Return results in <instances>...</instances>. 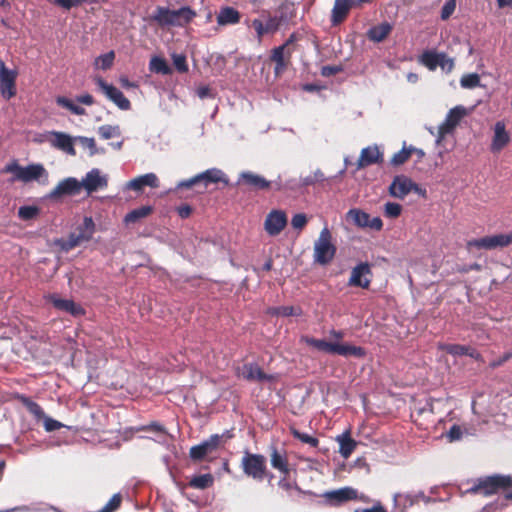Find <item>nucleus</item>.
Instances as JSON below:
<instances>
[{
  "label": "nucleus",
  "mask_w": 512,
  "mask_h": 512,
  "mask_svg": "<svg viewBox=\"0 0 512 512\" xmlns=\"http://www.w3.org/2000/svg\"><path fill=\"white\" fill-rule=\"evenodd\" d=\"M292 18V13L287 7H281L273 14L263 13L260 17L255 18L249 24L255 31V37L260 43L266 35H273L282 26L287 25Z\"/></svg>",
  "instance_id": "nucleus-1"
},
{
  "label": "nucleus",
  "mask_w": 512,
  "mask_h": 512,
  "mask_svg": "<svg viewBox=\"0 0 512 512\" xmlns=\"http://www.w3.org/2000/svg\"><path fill=\"white\" fill-rule=\"evenodd\" d=\"M196 17V12L189 6L171 10L164 6H157L150 19L160 27H184Z\"/></svg>",
  "instance_id": "nucleus-2"
},
{
  "label": "nucleus",
  "mask_w": 512,
  "mask_h": 512,
  "mask_svg": "<svg viewBox=\"0 0 512 512\" xmlns=\"http://www.w3.org/2000/svg\"><path fill=\"white\" fill-rule=\"evenodd\" d=\"M302 340L309 346L332 355L343 357L363 358L366 355L365 350L360 346L350 343L326 341L324 339H316L313 337H303Z\"/></svg>",
  "instance_id": "nucleus-3"
},
{
  "label": "nucleus",
  "mask_w": 512,
  "mask_h": 512,
  "mask_svg": "<svg viewBox=\"0 0 512 512\" xmlns=\"http://www.w3.org/2000/svg\"><path fill=\"white\" fill-rule=\"evenodd\" d=\"M512 478L504 475H493L485 478H479L477 482L467 489V493L482 494L490 496L497 493L500 489L506 491V499H512Z\"/></svg>",
  "instance_id": "nucleus-4"
},
{
  "label": "nucleus",
  "mask_w": 512,
  "mask_h": 512,
  "mask_svg": "<svg viewBox=\"0 0 512 512\" xmlns=\"http://www.w3.org/2000/svg\"><path fill=\"white\" fill-rule=\"evenodd\" d=\"M4 173L13 174V180H19L22 182H31L34 180H42L43 184L48 182V173L42 164H30L26 167H22L16 160L8 163L4 169Z\"/></svg>",
  "instance_id": "nucleus-5"
},
{
  "label": "nucleus",
  "mask_w": 512,
  "mask_h": 512,
  "mask_svg": "<svg viewBox=\"0 0 512 512\" xmlns=\"http://www.w3.org/2000/svg\"><path fill=\"white\" fill-rule=\"evenodd\" d=\"M331 233L327 227H324L318 239L314 243V262L320 265L329 264L336 253V247L331 243Z\"/></svg>",
  "instance_id": "nucleus-6"
},
{
  "label": "nucleus",
  "mask_w": 512,
  "mask_h": 512,
  "mask_svg": "<svg viewBox=\"0 0 512 512\" xmlns=\"http://www.w3.org/2000/svg\"><path fill=\"white\" fill-rule=\"evenodd\" d=\"M39 141L46 142L52 148L59 150L69 156L76 155V150L74 148L75 136H71L65 132L55 130L46 131L45 133L41 134Z\"/></svg>",
  "instance_id": "nucleus-7"
},
{
  "label": "nucleus",
  "mask_w": 512,
  "mask_h": 512,
  "mask_svg": "<svg viewBox=\"0 0 512 512\" xmlns=\"http://www.w3.org/2000/svg\"><path fill=\"white\" fill-rule=\"evenodd\" d=\"M241 467L245 475L257 481L267 476L266 458L261 454L246 452L241 460Z\"/></svg>",
  "instance_id": "nucleus-8"
},
{
  "label": "nucleus",
  "mask_w": 512,
  "mask_h": 512,
  "mask_svg": "<svg viewBox=\"0 0 512 512\" xmlns=\"http://www.w3.org/2000/svg\"><path fill=\"white\" fill-rule=\"evenodd\" d=\"M410 192L425 197L426 190L420 187L412 179L405 175H397L389 186V193L392 197L404 199Z\"/></svg>",
  "instance_id": "nucleus-9"
},
{
  "label": "nucleus",
  "mask_w": 512,
  "mask_h": 512,
  "mask_svg": "<svg viewBox=\"0 0 512 512\" xmlns=\"http://www.w3.org/2000/svg\"><path fill=\"white\" fill-rule=\"evenodd\" d=\"M512 244V231L509 233H500L485 236L479 239H473L468 242L469 247L477 249L493 250L504 248Z\"/></svg>",
  "instance_id": "nucleus-10"
},
{
  "label": "nucleus",
  "mask_w": 512,
  "mask_h": 512,
  "mask_svg": "<svg viewBox=\"0 0 512 512\" xmlns=\"http://www.w3.org/2000/svg\"><path fill=\"white\" fill-rule=\"evenodd\" d=\"M94 81L106 98L113 102L120 110L127 111L131 108L129 99L117 87L107 83L101 77H96Z\"/></svg>",
  "instance_id": "nucleus-11"
},
{
  "label": "nucleus",
  "mask_w": 512,
  "mask_h": 512,
  "mask_svg": "<svg viewBox=\"0 0 512 512\" xmlns=\"http://www.w3.org/2000/svg\"><path fill=\"white\" fill-rule=\"evenodd\" d=\"M421 63L431 71L440 67L443 71L450 72L454 67L452 58H449L445 53L433 50L425 51L422 54Z\"/></svg>",
  "instance_id": "nucleus-12"
},
{
  "label": "nucleus",
  "mask_w": 512,
  "mask_h": 512,
  "mask_svg": "<svg viewBox=\"0 0 512 512\" xmlns=\"http://www.w3.org/2000/svg\"><path fill=\"white\" fill-rule=\"evenodd\" d=\"M346 218L359 228H370L379 231L383 227V222L379 217L371 218L368 213L358 208L350 209Z\"/></svg>",
  "instance_id": "nucleus-13"
},
{
  "label": "nucleus",
  "mask_w": 512,
  "mask_h": 512,
  "mask_svg": "<svg viewBox=\"0 0 512 512\" xmlns=\"http://www.w3.org/2000/svg\"><path fill=\"white\" fill-rule=\"evenodd\" d=\"M81 189L84 188L88 194L106 189L108 186V175L103 174L100 169L93 168L88 171L80 181Z\"/></svg>",
  "instance_id": "nucleus-14"
},
{
  "label": "nucleus",
  "mask_w": 512,
  "mask_h": 512,
  "mask_svg": "<svg viewBox=\"0 0 512 512\" xmlns=\"http://www.w3.org/2000/svg\"><path fill=\"white\" fill-rule=\"evenodd\" d=\"M17 71L8 69L3 60L0 59V91L5 99H10L16 94L15 81Z\"/></svg>",
  "instance_id": "nucleus-15"
},
{
  "label": "nucleus",
  "mask_w": 512,
  "mask_h": 512,
  "mask_svg": "<svg viewBox=\"0 0 512 512\" xmlns=\"http://www.w3.org/2000/svg\"><path fill=\"white\" fill-rule=\"evenodd\" d=\"M223 437V435L214 434L211 435L207 440L202 441L200 444L191 447L190 457L193 460H201L205 456L213 453L221 445Z\"/></svg>",
  "instance_id": "nucleus-16"
},
{
  "label": "nucleus",
  "mask_w": 512,
  "mask_h": 512,
  "mask_svg": "<svg viewBox=\"0 0 512 512\" xmlns=\"http://www.w3.org/2000/svg\"><path fill=\"white\" fill-rule=\"evenodd\" d=\"M286 225L287 215L283 210H272L264 221V229L269 236L279 235Z\"/></svg>",
  "instance_id": "nucleus-17"
},
{
  "label": "nucleus",
  "mask_w": 512,
  "mask_h": 512,
  "mask_svg": "<svg viewBox=\"0 0 512 512\" xmlns=\"http://www.w3.org/2000/svg\"><path fill=\"white\" fill-rule=\"evenodd\" d=\"M81 191L80 181L74 177H68L60 181L49 193L50 199H59L64 196L76 195Z\"/></svg>",
  "instance_id": "nucleus-18"
},
{
  "label": "nucleus",
  "mask_w": 512,
  "mask_h": 512,
  "mask_svg": "<svg viewBox=\"0 0 512 512\" xmlns=\"http://www.w3.org/2000/svg\"><path fill=\"white\" fill-rule=\"evenodd\" d=\"M236 374L248 381H272L274 380L273 375L264 373L256 363H246L236 368Z\"/></svg>",
  "instance_id": "nucleus-19"
},
{
  "label": "nucleus",
  "mask_w": 512,
  "mask_h": 512,
  "mask_svg": "<svg viewBox=\"0 0 512 512\" xmlns=\"http://www.w3.org/2000/svg\"><path fill=\"white\" fill-rule=\"evenodd\" d=\"M383 161V153L377 145H371L361 150L359 159L356 163V171L364 167L379 164Z\"/></svg>",
  "instance_id": "nucleus-20"
},
{
  "label": "nucleus",
  "mask_w": 512,
  "mask_h": 512,
  "mask_svg": "<svg viewBox=\"0 0 512 512\" xmlns=\"http://www.w3.org/2000/svg\"><path fill=\"white\" fill-rule=\"evenodd\" d=\"M323 496L329 504L338 506L349 500L356 499L358 494L357 490L352 487H342L336 490L327 491Z\"/></svg>",
  "instance_id": "nucleus-21"
},
{
  "label": "nucleus",
  "mask_w": 512,
  "mask_h": 512,
  "mask_svg": "<svg viewBox=\"0 0 512 512\" xmlns=\"http://www.w3.org/2000/svg\"><path fill=\"white\" fill-rule=\"evenodd\" d=\"M291 54L292 51L285 49V46H278L272 50L270 58L275 63V75H280L287 69Z\"/></svg>",
  "instance_id": "nucleus-22"
},
{
  "label": "nucleus",
  "mask_w": 512,
  "mask_h": 512,
  "mask_svg": "<svg viewBox=\"0 0 512 512\" xmlns=\"http://www.w3.org/2000/svg\"><path fill=\"white\" fill-rule=\"evenodd\" d=\"M371 273L370 266L367 263H360L351 271L348 281L349 286L368 288L370 280L366 278Z\"/></svg>",
  "instance_id": "nucleus-23"
},
{
  "label": "nucleus",
  "mask_w": 512,
  "mask_h": 512,
  "mask_svg": "<svg viewBox=\"0 0 512 512\" xmlns=\"http://www.w3.org/2000/svg\"><path fill=\"white\" fill-rule=\"evenodd\" d=\"M270 463L271 466L279 471L282 475L287 477L290 473L287 453L284 449H278L272 446L270 448Z\"/></svg>",
  "instance_id": "nucleus-24"
},
{
  "label": "nucleus",
  "mask_w": 512,
  "mask_h": 512,
  "mask_svg": "<svg viewBox=\"0 0 512 512\" xmlns=\"http://www.w3.org/2000/svg\"><path fill=\"white\" fill-rule=\"evenodd\" d=\"M145 186L152 188L159 187V179L155 173H147L128 181L125 185V189L139 192Z\"/></svg>",
  "instance_id": "nucleus-25"
},
{
  "label": "nucleus",
  "mask_w": 512,
  "mask_h": 512,
  "mask_svg": "<svg viewBox=\"0 0 512 512\" xmlns=\"http://www.w3.org/2000/svg\"><path fill=\"white\" fill-rule=\"evenodd\" d=\"M237 184H243L250 188L259 190L266 189L270 186V182L267 181L264 177L250 171L242 172L239 176Z\"/></svg>",
  "instance_id": "nucleus-26"
},
{
  "label": "nucleus",
  "mask_w": 512,
  "mask_h": 512,
  "mask_svg": "<svg viewBox=\"0 0 512 512\" xmlns=\"http://www.w3.org/2000/svg\"><path fill=\"white\" fill-rule=\"evenodd\" d=\"M355 5H358L356 0H335L331 14L332 23L338 24L342 22L349 10Z\"/></svg>",
  "instance_id": "nucleus-27"
},
{
  "label": "nucleus",
  "mask_w": 512,
  "mask_h": 512,
  "mask_svg": "<svg viewBox=\"0 0 512 512\" xmlns=\"http://www.w3.org/2000/svg\"><path fill=\"white\" fill-rule=\"evenodd\" d=\"M49 301L53 304L55 308L61 311H65L73 316L83 314V309L74 303V301L70 299H62L57 295H50Z\"/></svg>",
  "instance_id": "nucleus-28"
},
{
  "label": "nucleus",
  "mask_w": 512,
  "mask_h": 512,
  "mask_svg": "<svg viewBox=\"0 0 512 512\" xmlns=\"http://www.w3.org/2000/svg\"><path fill=\"white\" fill-rule=\"evenodd\" d=\"M241 14L233 7H222L217 14V23L219 26L235 25L240 22Z\"/></svg>",
  "instance_id": "nucleus-29"
},
{
  "label": "nucleus",
  "mask_w": 512,
  "mask_h": 512,
  "mask_svg": "<svg viewBox=\"0 0 512 512\" xmlns=\"http://www.w3.org/2000/svg\"><path fill=\"white\" fill-rule=\"evenodd\" d=\"M199 183H203L204 186H208L211 183L224 182L228 183V180L224 172L218 168H210L196 175Z\"/></svg>",
  "instance_id": "nucleus-30"
},
{
  "label": "nucleus",
  "mask_w": 512,
  "mask_h": 512,
  "mask_svg": "<svg viewBox=\"0 0 512 512\" xmlns=\"http://www.w3.org/2000/svg\"><path fill=\"white\" fill-rule=\"evenodd\" d=\"M465 114L466 110L464 107L456 106L449 110L445 120L440 124V126L451 133L454 130V128L459 124V122L461 121Z\"/></svg>",
  "instance_id": "nucleus-31"
},
{
  "label": "nucleus",
  "mask_w": 512,
  "mask_h": 512,
  "mask_svg": "<svg viewBox=\"0 0 512 512\" xmlns=\"http://www.w3.org/2000/svg\"><path fill=\"white\" fill-rule=\"evenodd\" d=\"M509 135L506 132L505 124L501 121L494 126V136L491 144L492 151H500L508 142Z\"/></svg>",
  "instance_id": "nucleus-32"
},
{
  "label": "nucleus",
  "mask_w": 512,
  "mask_h": 512,
  "mask_svg": "<svg viewBox=\"0 0 512 512\" xmlns=\"http://www.w3.org/2000/svg\"><path fill=\"white\" fill-rule=\"evenodd\" d=\"M443 349L453 355V356H462L467 355L471 358H474L477 361H481L482 357L481 355L475 350L474 348L470 346L465 345H459V344H446L443 346Z\"/></svg>",
  "instance_id": "nucleus-33"
},
{
  "label": "nucleus",
  "mask_w": 512,
  "mask_h": 512,
  "mask_svg": "<svg viewBox=\"0 0 512 512\" xmlns=\"http://www.w3.org/2000/svg\"><path fill=\"white\" fill-rule=\"evenodd\" d=\"M393 26L389 22H383L371 27L367 32L369 40L379 43L382 42L392 31Z\"/></svg>",
  "instance_id": "nucleus-34"
},
{
  "label": "nucleus",
  "mask_w": 512,
  "mask_h": 512,
  "mask_svg": "<svg viewBox=\"0 0 512 512\" xmlns=\"http://www.w3.org/2000/svg\"><path fill=\"white\" fill-rule=\"evenodd\" d=\"M74 233L79 236L82 243L91 240L95 233V223L92 217H84L83 223L75 229Z\"/></svg>",
  "instance_id": "nucleus-35"
},
{
  "label": "nucleus",
  "mask_w": 512,
  "mask_h": 512,
  "mask_svg": "<svg viewBox=\"0 0 512 512\" xmlns=\"http://www.w3.org/2000/svg\"><path fill=\"white\" fill-rule=\"evenodd\" d=\"M336 440L339 444V453L343 458L347 459L356 448V441L350 437L349 432L337 436Z\"/></svg>",
  "instance_id": "nucleus-36"
},
{
  "label": "nucleus",
  "mask_w": 512,
  "mask_h": 512,
  "mask_svg": "<svg viewBox=\"0 0 512 512\" xmlns=\"http://www.w3.org/2000/svg\"><path fill=\"white\" fill-rule=\"evenodd\" d=\"M55 246H57L63 252H69L73 248L79 246L82 241L79 236L74 232H71L67 239L60 238L55 240Z\"/></svg>",
  "instance_id": "nucleus-37"
},
{
  "label": "nucleus",
  "mask_w": 512,
  "mask_h": 512,
  "mask_svg": "<svg viewBox=\"0 0 512 512\" xmlns=\"http://www.w3.org/2000/svg\"><path fill=\"white\" fill-rule=\"evenodd\" d=\"M152 212L151 206H141L136 209L131 210L124 217L125 224H134L138 222L140 219L147 217Z\"/></svg>",
  "instance_id": "nucleus-38"
},
{
  "label": "nucleus",
  "mask_w": 512,
  "mask_h": 512,
  "mask_svg": "<svg viewBox=\"0 0 512 512\" xmlns=\"http://www.w3.org/2000/svg\"><path fill=\"white\" fill-rule=\"evenodd\" d=\"M76 142H78L84 150L88 151L89 156L104 153V150H99L97 148L94 138L85 136H75V143Z\"/></svg>",
  "instance_id": "nucleus-39"
},
{
  "label": "nucleus",
  "mask_w": 512,
  "mask_h": 512,
  "mask_svg": "<svg viewBox=\"0 0 512 512\" xmlns=\"http://www.w3.org/2000/svg\"><path fill=\"white\" fill-rule=\"evenodd\" d=\"M149 68L152 72L167 75L171 72L167 62L161 57H152L149 63Z\"/></svg>",
  "instance_id": "nucleus-40"
},
{
  "label": "nucleus",
  "mask_w": 512,
  "mask_h": 512,
  "mask_svg": "<svg viewBox=\"0 0 512 512\" xmlns=\"http://www.w3.org/2000/svg\"><path fill=\"white\" fill-rule=\"evenodd\" d=\"M412 151V145H410L409 147L403 146V148L400 151H398L392 156L390 164L392 166H400L404 164L410 158Z\"/></svg>",
  "instance_id": "nucleus-41"
},
{
  "label": "nucleus",
  "mask_w": 512,
  "mask_h": 512,
  "mask_svg": "<svg viewBox=\"0 0 512 512\" xmlns=\"http://www.w3.org/2000/svg\"><path fill=\"white\" fill-rule=\"evenodd\" d=\"M98 134L101 138L108 140L121 135V129L118 125H102L98 128Z\"/></svg>",
  "instance_id": "nucleus-42"
},
{
  "label": "nucleus",
  "mask_w": 512,
  "mask_h": 512,
  "mask_svg": "<svg viewBox=\"0 0 512 512\" xmlns=\"http://www.w3.org/2000/svg\"><path fill=\"white\" fill-rule=\"evenodd\" d=\"M23 404L27 408V410L37 419V420H43L46 417V414L44 413L43 409L39 404L36 402L28 399L23 398Z\"/></svg>",
  "instance_id": "nucleus-43"
},
{
  "label": "nucleus",
  "mask_w": 512,
  "mask_h": 512,
  "mask_svg": "<svg viewBox=\"0 0 512 512\" xmlns=\"http://www.w3.org/2000/svg\"><path fill=\"white\" fill-rule=\"evenodd\" d=\"M213 476L211 474H203L194 477L190 481V485L197 489H205L213 484Z\"/></svg>",
  "instance_id": "nucleus-44"
},
{
  "label": "nucleus",
  "mask_w": 512,
  "mask_h": 512,
  "mask_svg": "<svg viewBox=\"0 0 512 512\" xmlns=\"http://www.w3.org/2000/svg\"><path fill=\"white\" fill-rule=\"evenodd\" d=\"M114 58H115L114 52L110 51L108 53L100 55L95 60V65L97 68H100L102 70H107L112 66Z\"/></svg>",
  "instance_id": "nucleus-45"
},
{
  "label": "nucleus",
  "mask_w": 512,
  "mask_h": 512,
  "mask_svg": "<svg viewBox=\"0 0 512 512\" xmlns=\"http://www.w3.org/2000/svg\"><path fill=\"white\" fill-rule=\"evenodd\" d=\"M463 88L472 89L480 85V77L477 73L463 75L460 79Z\"/></svg>",
  "instance_id": "nucleus-46"
},
{
  "label": "nucleus",
  "mask_w": 512,
  "mask_h": 512,
  "mask_svg": "<svg viewBox=\"0 0 512 512\" xmlns=\"http://www.w3.org/2000/svg\"><path fill=\"white\" fill-rule=\"evenodd\" d=\"M402 206L395 202H387L384 205V214L388 218H396L401 214Z\"/></svg>",
  "instance_id": "nucleus-47"
},
{
  "label": "nucleus",
  "mask_w": 512,
  "mask_h": 512,
  "mask_svg": "<svg viewBox=\"0 0 512 512\" xmlns=\"http://www.w3.org/2000/svg\"><path fill=\"white\" fill-rule=\"evenodd\" d=\"M292 434L295 438L299 439L301 442L307 443L312 447H316L318 445V442H319L318 439L307 434V433H302V432L294 429V430H292Z\"/></svg>",
  "instance_id": "nucleus-48"
},
{
  "label": "nucleus",
  "mask_w": 512,
  "mask_h": 512,
  "mask_svg": "<svg viewBox=\"0 0 512 512\" xmlns=\"http://www.w3.org/2000/svg\"><path fill=\"white\" fill-rule=\"evenodd\" d=\"M38 214V208L35 206H22L18 210V216L23 220H30Z\"/></svg>",
  "instance_id": "nucleus-49"
},
{
  "label": "nucleus",
  "mask_w": 512,
  "mask_h": 512,
  "mask_svg": "<svg viewBox=\"0 0 512 512\" xmlns=\"http://www.w3.org/2000/svg\"><path fill=\"white\" fill-rule=\"evenodd\" d=\"M51 4L63 8L65 10H70L73 7H77L82 3V0H47Z\"/></svg>",
  "instance_id": "nucleus-50"
},
{
  "label": "nucleus",
  "mask_w": 512,
  "mask_h": 512,
  "mask_svg": "<svg viewBox=\"0 0 512 512\" xmlns=\"http://www.w3.org/2000/svg\"><path fill=\"white\" fill-rule=\"evenodd\" d=\"M121 503V496L114 494L112 498L106 503V505L98 512H114Z\"/></svg>",
  "instance_id": "nucleus-51"
},
{
  "label": "nucleus",
  "mask_w": 512,
  "mask_h": 512,
  "mask_svg": "<svg viewBox=\"0 0 512 512\" xmlns=\"http://www.w3.org/2000/svg\"><path fill=\"white\" fill-rule=\"evenodd\" d=\"M173 64L179 72H187L188 65L186 63V57L183 54L172 55Z\"/></svg>",
  "instance_id": "nucleus-52"
},
{
  "label": "nucleus",
  "mask_w": 512,
  "mask_h": 512,
  "mask_svg": "<svg viewBox=\"0 0 512 512\" xmlns=\"http://www.w3.org/2000/svg\"><path fill=\"white\" fill-rule=\"evenodd\" d=\"M456 0H447L441 9V19L447 20L455 11Z\"/></svg>",
  "instance_id": "nucleus-53"
},
{
  "label": "nucleus",
  "mask_w": 512,
  "mask_h": 512,
  "mask_svg": "<svg viewBox=\"0 0 512 512\" xmlns=\"http://www.w3.org/2000/svg\"><path fill=\"white\" fill-rule=\"evenodd\" d=\"M43 425L47 432H52L62 428L64 425L51 417L47 416L43 419Z\"/></svg>",
  "instance_id": "nucleus-54"
},
{
  "label": "nucleus",
  "mask_w": 512,
  "mask_h": 512,
  "mask_svg": "<svg viewBox=\"0 0 512 512\" xmlns=\"http://www.w3.org/2000/svg\"><path fill=\"white\" fill-rule=\"evenodd\" d=\"M401 498H404L406 501L409 502V505H413V503L418 499V498H425L424 494L422 492L418 493L417 495L415 496H411V495H402V494H399V493H396L394 494V497H393V502H394V506L395 508L397 509V505H398V501L399 499Z\"/></svg>",
  "instance_id": "nucleus-55"
},
{
  "label": "nucleus",
  "mask_w": 512,
  "mask_h": 512,
  "mask_svg": "<svg viewBox=\"0 0 512 512\" xmlns=\"http://www.w3.org/2000/svg\"><path fill=\"white\" fill-rule=\"evenodd\" d=\"M307 224V216L303 213L295 214L292 217L291 225L294 229L301 230Z\"/></svg>",
  "instance_id": "nucleus-56"
},
{
  "label": "nucleus",
  "mask_w": 512,
  "mask_h": 512,
  "mask_svg": "<svg viewBox=\"0 0 512 512\" xmlns=\"http://www.w3.org/2000/svg\"><path fill=\"white\" fill-rule=\"evenodd\" d=\"M462 437V430L460 426L453 425L447 432V438L450 442L460 440Z\"/></svg>",
  "instance_id": "nucleus-57"
},
{
  "label": "nucleus",
  "mask_w": 512,
  "mask_h": 512,
  "mask_svg": "<svg viewBox=\"0 0 512 512\" xmlns=\"http://www.w3.org/2000/svg\"><path fill=\"white\" fill-rule=\"evenodd\" d=\"M199 181H198V178L197 176H193L191 177L190 179H187V180H182L180 181L177 185H176V190H180V189H183V188H191L192 186L198 184Z\"/></svg>",
  "instance_id": "nucleus-58"
},
{
  "label": "nucleus",
  "mask_w": 512,
  "mask_h": 512,
  "mask_svg": "<svg viewBox=\"0 0 512 512\" xmlns=\"http://www.w3.org/2000/svg\"><path fill=\"white\" fill-rule=\"evenodd\" d=\"M56 103L69 111H71L73 105L75 104L72 100L64 96H58L56 98Z\"/></svg>",
  "instance_id": "nucleus-59"
},
{
  "label": "nucleus",
  "mask_w": 512,
  "mask_h": 512,
  "mask_svg": "<svg viewBox=\"0 0 512 512\" xmlns=\"http://www.w3.org/2000/svg\"><path fill=\"white\" fill-rule=\"evenodd\" d=\"M340 71H341V67H339V66H324L322 68L321 74L325 77H329V76L337 74Z\"/></svg>",
  "instance_id": "nucleus-60"
},
{
  "label": "nucleus",
  "mask_w": 512,
  "mask_h": 512,
  "mask_svg": "<svg viewBox=\"0 0 512 512\" xmlns=\"http://www.w3.org/2000/svg\"><path fill=\"white\" fill-rule=\"evenodd\" d=\"M76 101L80 104H84V105H88V106L94 104V98L90 94L79 95L76 97Z\"/></svg>",
  "instance_id": "nucleus-61"
},
{
  "label": "nucleus",
  "mask_w": 512,
  "mask_h": 512,
  "mask_svg": "<svg viewBox=\"0 0 512 512\" xmlns=\"http://www.w3.org/2000/svg\"><path fill=\"white\" fill-rule=\"evenodd\" d=\"M197 96L200 99H205L207 97H212L211 90L208 86H201L196 91Z\"/></svg>",
  "instance_id": "nucleus-62"
},
{
  "label": "nucleus",
  "mask_w": 512,
  "mask_h": 512,
  "mask_svg": "<svg viewBox=\"0 0 512 512\" xmlns=\"http://www.w3.org/2000/svg\"><path fill=\"white\" fill-rule=\"evenodd\" d=\"M277 314L282 316H291L296 314V309L292 306H284L277 309Z\"/></svg>",
  "instance_id": "nucleus-63"
},
{
  "label": "nucleus",
  "mask_w": 512,
  "mask_h": 512,
  "mask_svg": "<svg viewBox=\"0 0 512 512\" xmlns=\"http://www.w3.org/2000/svg\"><path fill=\"white\" fill-rule=\"evenodd\" d=\"M177 211L181 218H187L190 216L192 209L189 205H182L178 207Z\"/></svg>",
  "instance_id": "nucleus-64"
}]
</instances>
